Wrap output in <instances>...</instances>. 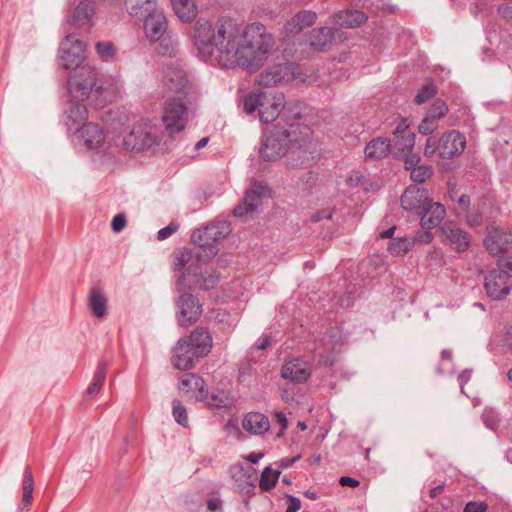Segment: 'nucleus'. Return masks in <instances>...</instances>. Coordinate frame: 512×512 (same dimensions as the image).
I'll list each match as a JSON object with an SVG mask.
<instances>
[{
    "label": "nucleus",
    "instance_id": "f257e3e1",
    "mask_svg": "<svg viewBox=\"0 0 512 512\" xmlns=\"http://www.w3.org/2000/svg\"><path fill=\"white\" fill-rule=\"evenodd\" d=\"M232 39L231 65L257 72L273 51L279 48L273 34H228ZM335 34H285L279 41L284 58L304 59L313 52L330 50Z\"/></svg>",
    "mask_w": 512,
    "mask_h": 512
},
{
    "label": "nucleus",
    "instance_id": "f03ea898",
    "mask_svg": "<svg viewBox=\"0 0 512 512\" xmlns=\"http://www.w3.org/2000/svg\"><path fill=\"white\" fill-rule=\"evenodd\" d=\"M67 87L72 99H90L99 107L112 103L120 93L118 77L104 74L88 63L73 68L68 76Z\"/></svg>",
    "mask_w": 512,
    "mask_h": 512
},
{
    "label": "nucleus",
    "instance_id": "7ed1b4c3",
    "mask_svg": "<svg viewBox=\"0 0 512 512\" xmlns=\"http://www.w3.org/2000/svg\"><path fill=\"white\" fill-rule=\"evenodd\" d=\"M289 149L287 167L307 168L316 162V145L312 141V130L308 125L291 122L280 126Z\"/></svg>",
    "mask_w": 512,
    "mask_h": 512
},
{
    "label": "nucleus",
    "instance_id": "20e7f679",
    "mask_svg": "<svg viewBox=\"0 0 512 512\" xmlns=\"http://www.w3.org/2000/svg\"><path fill=\"white\" fill-rule=\"evenodd\" d=\"M212 348V336L207 328L197 327L188 337L177 341L172 364L179 370H189L199 357L206 356Z\"/></svg>",
    "mask_w": 512,
    "mask_h": 512
},
{
    "label": "nucleus",
    "instance_id": "39448f33",
    "mask_svg": "<svg viewBox=\"0 0 512 512\" xmlns=\"http://www.w3.org/2000/svg\"><path fill=\"white\" fill-rule=\"evenodd\" d=\"M232 39L228 34H195L194 45L198 56L221 66H231Z\"/></svg>",
    "mask_w": 512,
    "mask_h": 512
},
{
    "label": "nucleus",
    "instance_id": "423d86ee",
    "mask_svg": "<svg viewBox=\"0 0 512 512\" xmlns=\"http://www.w3.org/2000/svg\"><path fill=\"white\" fill-rule=\"evenodd\" d=\"M283 100L282 93L272 94L256 90L244 98V110L248 114L258 111L260 121L270 123L280 116Z\"/></svg>",
    "mask_w": 512,
    "mask_h": 512
},
{
    "label": "nucleus",
    "instance_id": "0eeeda50",
    "mask_svg": "<svg viewBox=\"0 0 512 512\" xmlns=\"http://www.w3.org/2000/svg\"><path fill=\"white\" fill-rule=\"evenodd\" d=\"M230 232V223L227 221L211 223L195 230L191 235V240L200 248L198 257L203 261L212 259L219 251L216 242L225 238Z\"/></svg>",
    "mask_w": 512,
    "mask_h": 512
},
{
    "label": "nucleus",
    "instance_id": "6e6552de",
    "mask_svg": "<svg viewBox=\"0 0 512 512\" xmlns=\"http://www.w3.org/2000/svg\"><path fill=\"white\" fill-rule=\"evenodd\" d=\"M79 34H66L65 38L61 41L59 47V59L61 65L70 69L81 67L85 58L86 45L79 39Z\"/></svg>",
    "mask_w": 512,
    "mask_h": 512
},
{
    "label": "nucleus",
    "instance_id": "1a4fd4ad",
    "mask_svg": "<svg viewBox=\"0 0 512 512\" xmlns=\"http://www.w3.org/2000/svg\"><path fill=\"white\" fill-rule=\"evenodd\" d=\"M441 242L456 253L467 251L471 244V236L456 221L447 220L439 228Z\"/></svg>",
    "mask_w": 512,
    "mask_h": 512
},
{
    "label": "nucleus",
    "instance_id": "9d476101",
    "mask_svg": "<svg viewBox=\"0 0 512 512\" xmlns=\"http://www.w3.org/2000/svg\"><path fill=\"white\" fill-rule=\"evenodd\" d=\"M188 119V108L180 98L168 99L165 103L162 121L169 135L185 129Z\"/></svg>",
    "mask_w": 512,
    "mask_h": 512
},
{
    "label": "nucleus",
    "instance_id": "9b49d317",
    "mask_svg": "<svg viewBox=\"0 0 512 512\" xmlns=\"http://www.w3.org/2000/svg\"><path fill=\"white\" fill-rule=\"evenodd\" d=\"M280 129V124L275 125L271 130L267 131L262 139L260 147V156L265 161H276L280 159L286 152L289 153L285 137Z\"/></svg>",
    "mask_w": 512,
    "mask_h": 512
},
{
    "label": "nucleus",
    "instance_id": "f8f14e48",
    "mask_svg": "<svg viewBox=\"0 0 512 512\" xmlns=\"http://www.w3.org/2000/svg\"><path fill=\"white\" fill-rule=\"evenodd\" d=\"M366 20L367 16L361 10H342L329 17L331 27H319L311 32H337L340 29H355L365 23Z\"/></svg>",
    "mask_w": 512,
    "mask_h": 512
},
{
    "label": "nucleus",
    "instance_id": "ddd939ff",
    "mask_svg": "<svg viewBox=\"0 0 512 512\" xmlns=\"http://www.w3.org/2000/svg\"><path fill=\"white\" fill-rule=\"evenodd\" d=\"M176 319L180 326L194 324L202 314V305L198 298L190 293H182L176 301Z\"/></svg>",
    "mask_w": 512,
    "mask_h": 512
},
{
    "label": "nucleus",
    "instance_id": "4468645a",
    "mask_svg": "<svg viewBox=\"0 0 512 512\" xmlns=\"http://www.w3.org/2000/svg\"><path fill=\"white\" fill-rule=\"evenodd\" d=\"M484 287L488 296L494 300L509 294L511 280L509 272L503 269H492L484 277Z\"/></svg>",
    "mask_w": 512,
    "mask_h": 512
},
{
    "label": "nucleus",
    "instance_id": "2eb2a0df",
    "mask_svg": "<svg viewBox=\"0 0 512 512\" xmlns=\"http://www.w3.org/2000/svg\"><path fill=\"white\" fill-rule=\"evenodd\" d=\"M187 272L188 276H191V279H189V282H186L185 274L179 276L177 280L178 291H182L185 288L211 289L217 285L220 279L219 274L215 270H205L204 272H198V270H196L195 273H192V267L189 266Z\"/></svg>",
    "mask_w": 512,
    "mask_h": 512
},
{
    "label": "nucleus",
    "instance_id": "dca6fc26",
    "mask_svg": "<svg viewBox=\"0 0 512 512\" xmlns=\"http://www.w3.org/2000/svg\"><path fill=\"white\" fill-rule=\"evenodd\" d=\"M296 70L298 67L288 62L273 66L259 75L258 84L270 87L282 82H289L295 78Z\"/></svg>",
    "mask_w": 512,
    "mask_h": 512
},
{
    "label": "nucleus",
    "instance_id": "f3484780",
    "mask_svg": "<svg viewBox=\"0 0 512 512\" xmlns=\"http://www.w3.org/2000/svg\"><path fill=\"white\" fill-rule=\"evenodd\" d=\"M465 147V136L456 130L444 133L438 141V152L442 159H453L459 156Z\"/></svg>",
    "mask_w": 512,
    "mask_h": 512
},
{
    "label": "nucleus",
    "instance_id": "a211bd4d",
    "mask_svg": "<svg viewBox=\"0 0 512 512\" xmlns=\"http://www.w3.org/2000/svg\"><path fill=\"white\" fill-rule=\"evenodd\" d=\"M391 141V152L395 157H402L412 152L415 143V134L405 123L400 122L393 131V139Z\"/></svg>",
    "mask_w": 512,
    "mask_h": 512
},
{
    "label": "nucleus",
    "instance_id": "6ab92c4d",
    "mask_svg": "<svg viewBox=\"0 0 512 512\" xmlns=\"http://www.w3.org/2000/svg\"><path fill=\"white\" fill-rule=\"evenodd\" d=\"M484 245L493 255L508 252L512 249V230L500 231L493 225L488 226Z\"/></svg>",
    "mask_w": 512,
    "mask_h": 512
},
{
    "label": "nucleus",
    "instance_id": "aec40b11",
    "mask_svg": "<svg viewBox=\"0 0 512 512\" xmlns=\"http://www.w3.org/2000/svg\"><path fill=\"white\" fill-rule=\"evenodd\" d=\"M153 138L147 124L134 125L129 134L123 139L126 149L132 151H143L152 145Z\"/></svg>",
    "mask_w": 512,
    "mask_h": 512
},
{
    "label": "nucleus",
    "instance_id": "412c9836",
    "mask_svg": "<svg viewBox=\"0 0 512 512\" xmlns=\"http://www.w3.org/2000/svg\"><path fill=\"white\" fill-rule=\"evenodd\" d=\"M281 376L291 382L302 383L311 376V368L308 362L302 358H294L283 364Z\"/></svg>",
    "mask_w": 512,
    "mask_h": 512
},
{
    "label": "nucleus",
    "instance_id": "4be33fe9",
    "mask_svg": "<svg viewBox=\"0 0 512 512\" xmlns=\"http://www.w3.org/2000/svg\"><path fill=\"white\" fill-rule=\"evenodd\" d=\"M428 191L424 188L409 186L401 197V205L405 210L416 211L418 214L429 202Z\"/></svg>",
    "mask_w": 512,
    "mask_h": 512
},
{
    "label": "nucleus",
    "instance_id": "5701e85b",
    "mask_svg": "<svg viewBox=\"0 0 512 512\" xmlns=\"http://www.w3.org/2000/svg\"><path fill=\"white\" fill-rule=\"evenodd\" d=\"M188 82L187 75L177 63L166 65L163 70V83L171 92H181Z\"/></svg>",
    "mask_w": 512,
    "mask_h": 512
},
{
    "label": "nucleus",
    "instance_id": "b1692460",
    "mask_svg": "<svg viewBox=\"0 0 512 512\" xmlns=\"http://www.w3.org/2000/svg\"><path fill=\"white\" fill-rule=\"evenodd\" d=\"M96 9V2L94 0H81L74 8L70 23L75 28L91 26Z\"/></svg>",
    "mask_w": 512,
    "mask_h": 512
},
{
    "label": "nucleus",
    "instance_id": "393cba45",
    "mask_svg": "<svg viewBox=\"0 0 512 512\" xmlns=\"http://www.w3.org/2000/svg\"><path fill=\"white\" fill-rule=\"evenodd\" d=\"M82 100H74L68 102L65 109L67 116L66 125L69 130L77 131L87 120V108L81 103Z\"/></svg>",
    "mask_w": 512,
    "mask_h": 512
},
{
    "label": "nucleus",
    "instance_id": "a878e982",
    "mask_svg": "<svg viewBox=\"0 0 512 512\" xmlns=\"http://www.w3.org/2000/svg\"><path fill=\"white\" fill-rule=\"evenodd\" d=\"M445 214L446 209L444 205L439 202H433L430 199L428 205L425 206L423 212L420 214L422 215L421 226L426 230H431L442 222Z\"/></svg>",
    "mask_w": 512,
    "mask_h": 512
},
{
    "label": "nucleus",
    "instance_id": "bb28decb",
    "mask_svg": "<svg viewBox=\"0 0 512 512\" xmlns=\"http://www.w3.org/2000/svg\"><path fill=\"white\" fill-rule=\"evenodd\" d=\"M200 261H203V259L198 257V253L194 255L191 250L184 248L174 254L173 269L175 271H182L185 269L180 276L185 274L186 282H189L191 276H188V267L191 266L192 273H195L196 270H198V262Z\"/></svg>",
    "mask_w": 512,
    "mask_h": 512
},
{
    "label": "nucleus",
    "instance_id": "cd10ccee",
    "mask_svg": "<svg viewBox=\"0 0 512 512\" xmlns=\"http://www.w3.org/2000/svg\"><path fill=\"white\" fill-rule=\"evenodd\" d=\"M264 188L262 185H257L255 189L247 191L242 203L233 209V215L235 217H244L253 213L260 203V196Z\"/></svg>",
    "mask_w": 512,
    "mask_h": 512
},
{
    "label": "nucleus",
    "instance_id": "c85d7f7f",
    "mask_svg": "<svg viewBox=\"0 0 512 512\" xmlns=\"http://www.w3.org/2000/svg\"><path fill=\"white\" fill-rule=\"evenodd\" d=\"M76 132L79 133L81 139L89 149L99 147L105 140L103 129L96 123L87 122Z\"/></svg>",
    "mask_w": 512,
    "mask_h": 512
},
{
    "label": "nucleus",
    "instance_id": "c756f323",
    "mask_svg": "<svg viewBox=\"0 0 512 512\" xmlns=\"http://www.w3.org/2000/svg\"><path fill=\"white\" fill-rule=\"evenodd\" d=\"M316 18V13L311 10L299 11L287 22L282 32H302L305 28L312 26Z\"/></svg>",
    "mask_w": 512,
    "mask_h": 512
},
{
    "label": "nucleus",
    "instance_id": "7c9ffc66",
    "mask_svg": "<svg viewBox=\"0 0 512 512\" xmlns=\"http://www.w3.org/2000/svg\"><path fill=\"white\" fill-rule=\"evenodd\" d=\"M144 16V32H167L168 21L164 12L151 8Z\"/></svg>",
    "mask_w": 512,
    "mask_h": 512
},
{
    "label": "nucleus",
    "instance_id": "2f4dec72",
    "mask_svg": "<svg viewBox=\"0 0 512 512\" xmlns=\"http://www.w3.org/2000/svg\"><path fill=\"white\" fill-rule=\"evenodd\" d=\"M108 299L99 287H92L89 292L88 306L92 314L97 318H103L107 314Z\"/></svg>",
    "mask_w": 512,
    "mask_h": 512
},
{
    "label": "nucleus",
    "instance_id": "473e14b6",
    "mask_svg": "<svg viewBox=\"0 0 512 512\" xmlns=\"http://www.w3.org/2000/svg\"><path fill=\"white\" fill-rule=\"evenodd\" d=\"M157 34H151L150 42L155 45V50L163 55L168 57H174L177 54V42L172 38L171 34H159L158 37H155Z\"/></svg>",
    "mask_w": 512,
    "mask_h": 512
},
{
    "label": "nucleus",
    "instance_id": "72a5a7b5",
    "mask_svg": "<svg viewBox=\"0 0 512 512\" xmlns=\"http://www.w3.org/2000/svg\"><path fill=\"white\" fill-rule=\"evenodd\" d=\"M243 428L254 434H262L269 429L268 418L259 412L248 413L243 420Z\"/></svg>",
    "mask_w": 512,
    "mask_h": 512
},
{
    "label": "nucleus",
    "instance_id": "f704fd0d",
    "mask_svg": "<svg viewBox=\"0 0 512 512\" xmlns=\"http://www.w3.org/2000/svg\"><path fill=\"white\" fill-rule=\"evenodd\" d=\"M391 152V141L388 138H376L371 140L365 147L367 159H381Z\"/></svg>",
    "mask_w": 512,
    "mask_h": 512
},
{
    "label": "nucleus",
    "instance_id": "c9c22d12",
    "mask_svg": "<svg viewBox=\"0 0 512 512\" xmlns=\"http://www.w3.org/2000/svg\"><path fill=\"white\" fill-rule=\"evenodd\" d=\"M23 496L21 500V504L19 506L20 512H28L29 507L33 500V490H34V478L31 472L30 467H26L23 475Z\"/></svg>",
    "mask_w": 512,
    "mask_h": 512
},
{
    "label": "nucleus",
    "instance_id": "e433bc0d",
    "mask_svg": "<svg viewBox=\"0 0 512 512\" xmlns=\"http://www.w3.org/2000/svg\"><path fill=\"white\" fill-rule=\"evenodd\" d=\"M306 109V105L300 100H283V106L281 107V116L285 120L286 125L290 123V120H298L302 117Z\"/></svg>",
    "mask_w": 512,
    "mask_h": 512
},
{
    "label": "nucleus",
    "instance_id": "4c0bfd02",
    "mask_svg": "<svg viewBox=\"0 0 512 512\" xmlns=\"http://www.w3.org/2000/svg\"><path fill=\"white\" fill-rule=\"evenodd\" d=\"M175 14L183 22H191L197 15V6L193 0H172Z\"/></svg>",
    "mask_w": 512,
    "mask_h": 512
},
{
    "label": "nucleus",
    "instance_id": "58836bf2",
    "mask_svg": "<svg viewBox=\"0 0 512 512\" xmlns=\"http://www.w3.org/2000/svg\"><path fill=\"white\" fill-rule=\"evenodd\" d=\"M198 398L204 400L209 406L214 408H228L232 405V399L224 391L205 392L198 395Z\"/></svg>",
    "mask_w": 512,
    "mask_h": 512
},
{
    "label": "nucleus",
    "instance_id": "ea45409f",
    "mask_svg": "<svg viewBox=\"0 0 512 512\" xmlns=\"http://www.w3.org/2000/svg\"><path fill=\"white\" fill-rule=\"evenodd\" d=\"M180 389L185 392L198 391L199 395L205 392V381L195 373L183 374Z\"/></svg>",
    "mask_w": 512,
    "mask_h": 512
},
{
    "label": "nucleus",
    "instance_id": "a19ab883",
    "mask_svg": "<svg viewBox=\"0 0 512 512\" xmlns=\"http://www.w3.org/2000/svg\"><path fill=\"white\" fill-rule=\"evenodd\" d=\"M107 370H108L107 362L102 361L98 364V366L94 372L93 381L89 385V387L87 388V391H86V394L88 396L92 397V396L96 395L101 390V388L105 382V379H106Z\"/></svg>",
    "mask_w": 512,
    "mask_h": 512
},
{
    "label": "nucleus",
    "instance_id": "79ce46f5",
    "mask_svg": "<svg viewBox=\"0 0 512 512\" xmlns=\"http://www.w3.org/2000/svg\"><path fill=\"white\" fill-rule=\"evenodd\" d=\"M156 0H125V4L129 14L133 17L148 12Z\"/></svg>",
    "mask_w": 512,
    "mask_h": 512
},
{
    "label": "nucleus",
    "instance_id": "37998d69",
    "mask_svg": "<svg viewBox=\"0 0 512 512\" xmlns=\"http://www.w3.org/2000/svg\"><path fill=\"white\" fill-rule=\"evenodd\" d=\"M280 476V471H274L271 467L264 468L260 481L259 487L262 491H270L273 489Z\"/></svg>",
    "mask_w": 512,
    "mask_h": 512
},
{
    "label": "nucleus",
    "instance_id": "c03bdc74",
    "mask_svg": "<svg viewBox=\"0 0 512 512\" xmlns=\"http://www.w3.org/2000/svg\"><path fill=\"white\" fill-rule=\"evenodd\" d=\"M333 345L331 343L325 344L323 348L316 347L314 350V358L321 366H332L334 363Z\"/></svg>",
    "mask_w": 512,
    "mask_h": 512
},
{
    "label": "nucleus",
    "instance_id": "a18cd8bd",
    "mask_svg": "<svg viewBox=\"0 0 512 512\" xmlns=\"http://www.w3.org/2000/svg\"><path fill=\"white\" fill-rule=\"evenodd\" d=\"M413 243L406 237L393 239L388 244V251L391 255L397 256L410 251Z\"/></svg>",
    "mask_w": 512,
    "mask_h": 512
},
{
    "label": "nucleus",
    "instance_id": "49530a36",
    "mask_svg": "<svg viewBox=\"0 0 512 512\" xmlns=\"http://www.w3.org/2000/svg\"><path fill=\"white\" fill-rule=\"evenodd\" d=\"M172 414L175 419V421L183 426H188V417H187V410L185 406L182 404V402L178 399H174L172 402Z\"/></svg>",
    "mask_w": 512,
    "mask_h": 512
},
{
    "label": "nucleus",
    "instance_id": "de8ad7c7",
    "mask_svg": "<svg viewBox=\"0 0 512 512\" xmlns=\"http://www.w3.org/2000/svg\"><path fill=\"white\" fill-rule=\"evenodd\" d=\"M433 175V169L430 165H420L414 167L411 171L410 177L416 183H423Z\"/></svg>",
    "mask_w": 512,
    "mask_h": 512
},
{
    "label": "nucleus",
    "instance_id": "09e8293b",
    "mask_svg": "<svg viewBox=\"0 0 512 512\" xmlns=\"http://www.w3.org/2000/svg\"><path fill=\"white\" fill-rule=\"evenodd\" d=\"M448 112V106L445 101L436 99L427 112L429 119L437 121Z\"/></svg>",
    "mask_w": 512,
    "mask_h": 512
},
{
    "label": "nucleus",
    "instance_id": "8fccbe9b",
    "mask_svg": "<svg viewBox=\"0 0 512 512\" xmlns=\"http://www.w3.org/2000/svg\"><path fill=\"white\" fill-rule=\"evenodd\" d=\"M437 93V88L433 83L425 84L415 96L417 104H423L433 98Z\"/></svg>",
    "mask_w": 512,
    "mask_h": 512
},
{
    "label": "nucleus",
    "instance_id": "3c124183",
    "mask_svg": "<svg viewBox=\"0 0 512 512\" xmlns=\"http://www.w3.org/2000/svg\"><path fill=\"white\" fill-rule=\"evenodd\" d=\"M481 419L484 423V425L489 429H495L499 424V417L495 410L491 408H485Z\"/></svg>",
    "mask_w": 512,
    "mask_h": 512
},
{
    "label": "nucleus",
    "instance_id": "603ef678",
    "mask_svg": "<svg viewBox=\"0 0 512 512\" xmlns=\"http://www.w3.org/2000/svg\"><path fill=\"white\" fill-rule=\"evenodd\" d=\"M96 51L103 60H109L113 58L115 54V47L111 42H98L96 43Z\"/></svg>",
    "mask_w": 512,
    "mask_h": 512
},
{
    "label": "nucleus",
    "instance_id": "864d4df0",
    "mask_svg": "<svg viewBox=\"0 0 512 512\" xmlns=\"http://www.w3.org/2000/svg\"><path fill=\"white\" fill-rule=\"evenodd\" d=\"M464 214H465L466 223L469 226L476 227V226L481 225L483 216L478 208L473 206V207L469 208L468 211H465Z\"/></svg>",
    "mask_w": 512,
    "mask_h": 512
},
{
    "label": "nucleus",
    "instance_id": "5fc2aeb1",
    "mask_svg": "<svg viewBox=\"0 0 512 512\" xmlns=\"http://www.w3.org/2000/svg\"><path fill=\"white\" fill-rule=\"evenodd\" d=\"M499 338V345L502 347V349L512 354V325L508 326L500 335H498Z\"/></svg>",
    "mask_w": 512,
    "mask_h": 512
},
{
    "label": "nucleus",
    "instance_id": "6e6d98bb",
    "mask_svg": "<svg viewBox=\"0 0 512 512\" xmlns=\"http://www.w3.org/2000/svg\"><path fill=\"white\" fill-rule=\"evenodd\" d=\"M317 181V174L313 171H306L301 177H299V183L297 185L304 190L312 188Z\"/></svg>",
    "mask_w": 512,
    "mask_h": 512
},
{
    "label": "nucleus",
    "instance_id": "4d7b16f0",
    "mask_svg": "<svg viewBox=\"0 0 512 512\" xmlns=\"http://www.w3.org/2000/svg\"><path fill=\"white\" fill-rule=\"evenodd\" d=\"M235 30L234 32H240L239 28L236 26L234 20L229 16H222L218 21V30L217 32H228L229 30Z\"/></svg>",
    "mask_w": 512,
    "mask_h": 512
},
{
    "label": "nucleus",
    "instance_id": "13d9d810",
    "mask_svg": "<svg viewBox=\"0 0 512 512\" xmlns=\"http://www.w3.org/2000/svg\"><path fill=\"white\" fill-rule=\"evenodd\" d=\"M418 128L421 134L429 135L437 129V124L434 119H429V117L426 115V117L421 121Z\"/></svg>",
    "mask_w": 512,
    "mask_h": 512
},
{
    "label": "nucleus",
    "instance_id": "bf43d9fd",
    "mask_svg": "<svg viewBox=\"0 0 512 512\" xmlns=\"http://www.w3.org/2000/svg\"><path fill=\"white\" fill-rule=\"evenodd\" d=\"M179 229V224L175 222H171L166 227L160 229L157 233V239L158 240H165L168 237H170L172 234L177 232Z\"/></svg>",
    "mask_w": 512,
    "mask_h": 512
},
{
    "label": "nucleus",
    "instance_id": "052dcab7",
    "mask_svg": "<svg viewBox=\"0 0 512 512\" xmlns=\"http://www.w3.org/2000/svg\"><path fill=\"white\" fill-rule=\"evenodd\" d=\"M127 224L126 216L123 213L116 214L111 222V228L114 232H121Z\"/></svg>",
    "mask_w": 512,
    "mask_h": 512
},
{
    "label": "nucleus",
    "instance_id": "680f3d73",
    "mask_svg": "<svg viewBox=\"0 0 512 512\" xmlns=\"http://www.w3.org/2000/svg\"><path fill=\"white\" fill-rule=\"evenodd\" d=\"M402 157H405V169L406 170H413L414 167H418L420 162V157L418 154H412L411 152L407 155H402Z\"/></svg>",
    "mask_w": 512,
    "mask_h": 512
},
{
    "label": "nucleus",
    "instance_id": "e2e57ef3",
    "mask_svg": "<svg viewBox=\"0 0 512 512\" xmlns=\"http://www.w3.org/2000/svg\"><path fill=\"white\" fill-rule=\"evenodd\" d=\"M286 498L288 499V506L285 512H297L301 508V501L299 498L286 494Z\"/></svg>",
    "mask_w": 512,
    "mask_h": 512
},
{
    "label": "nucleus",
    "instance_id": "0e129e2a",
    "mask_svg": "<svg viewBox=\"0 0 512 512\" xmlns=\"http://www.w3.org/2000/svg\"><path fill=\"white\" fill-rule=\"evenodd\" d=\"M487 504L484 502H468L464 508V512H485Z\"/></svg>",
    "mask_w": 512,
    "mask_h": 512
},
{
    "label": "nucleus",
    "instance_id": "69168bd1",
    "mask_svg": "<svg viewBox=\"0 0 512 512\" xmlns=\"http://www.w3.org/2000/svg\"><path fill=\"white\" fill-rule=\"evenodd\" d=\"M332 215H333V212L329 209H322V210H319L317 212H315L312 216H311V221L312 222H319L321 220H324V219H331L332 218Z\"/></svg>",
    "mask_w": 512,
    "mask_h": 512
},
{
    "label": "nucleus",
    "instance_id": "338daca9",
    "mask_svg": "<svg viewBox=\"0 0 512 512\" xmlns=\"http://www.w3.org/2000/svg\"><path fill=\"white\" fill-rule=\"evenodd\" d=\"M498 12L506 20H512V1L500 5L498 7Z\"/></svg>",
    "mask_w": 512,
    "mask_h": 512
},
{
    "label": "nucleus",
    "instance_id": "774afa93",
    "mask_svg": "<svg viewBox=\"0 0 512 512\" xmlns=\"http://www.w3.org/2000/svg\"><path fill=\"white\" fill-rule=\"evenodd\" d=\"M438 150V142L432 138L429 137L426 141L424 153L426 156H432L436 151Z\"/></svg>",
    "mask_w": 512,
    "mask_h": 512
}]
</instances>
